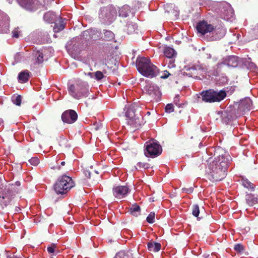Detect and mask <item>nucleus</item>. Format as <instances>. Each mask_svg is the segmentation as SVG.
Wrapping results in <instances>:
<instances>
[{"mask_svg":"<svg viewBox=\"0 0 258 258\" xmlns=\"http://www.w3.org/2000/svg\"><path fill=\"white\" fill-rule=\"evenodd\" d=\"M179 100H180V98H179V96L178 95H176L174 98V100H173V102L178 107H180L181 105V104L179 103Z\"/></svg>","mask_w":258,"mask_h":258,"instance_id":"a18cd8bd","label":"nucleus"},{"mask_svg":"<svg viewBox=\"0 0 258 258\" xmlns=\"http://www.w3.org/2000/svg\"><path fill=\"white\" fill-rule=\"evenodd\" d=\"M144 154L146 157L152 158L159 156L162 153V148L157 143L154 142H146Z\"/></svg>","mask_w":258,"mask_h":258,"instance_id":"9b49d317","label":"nucleus"},{"mask_svg":"<svg viewBox=\"0 0 258 258\" xmlns=\"http://www.w3.org/2000/svg\"><path fill=\"white\" fill-rule=\"evenodd\" d=\"M130 212L132 215L136 217L138 216L141 213L140 207L137 204L132 205L130 207Z\"/></svg>","mask_w":258,"mask_h":258,"instance_id":"c85d7f7f","label":"nucleus"},{"mask_svg":"<svg viewBox=\"0 0 258 258\" xmlns=\"http://www.w3.org/2000/svg\"><path fill=\"white\" fill-rule=\"evenodd\" d=\"M104 75L101 71H98L94 73V79L97 81H100L104 78Z\"/></svg>","mask_w":258,"mask_h":258,"instance_id":"4c0bfd02","label":"nucleus"},{"mask_svg":"<svg viewBox=\"0 0 258 258\" xmlns=\"http://www.w3.org/2000/svg\"><path fill=\"white\" fill-rule=\"evenodd\" d=\"M145 89L147 93L156 101L160 100L161 93L158 86L154 84H148L146 85Z\"/></svg>","mask_w":258,"mask_h":258,"instance_id":"dca6fc26","label":"nucleus"},{"mask_svg":"<svg viewBox=\"0 0 258 258\" xmlns=\"http://www.w3.org/2000/svg\"><path fill=\"white\" fill-rule=\"evenodd\" d=\"M8 2H9V3H11L13 0H7Z\"/></svg>","mask_w":258,"mask_h":258,"instance_id":"6e6d98bb","label":"nucleus"},{"mask_svg":"<svg viewBox=\"0 0 258 258\" xmlns=\"http://www.w3.org/2000/svg\"><path fill=\"white\" fill-rule=\"evenodd\" d=\"M164 55L168 58H175L177 55V52L172 47L167 46L164 49Z\"/></svg>","mask_w":258,"mask_h":258,"instance_id":"393cba45","label":"nucleus"},{"mask_svg":"<svg viewBox=\"0 0 258 258\" xmlns=\"http://www.w3.org/2000/svg\"><path fill=\"white\" fill-rule=\"evenodd\" d=\"M61 118L64 123L72 124L77 120L78 114L75 110L69 109L62 113Z\"/></svg>","mask_w":258,"mask_h":258,"instance_id":"a211bd4d","label":"nucleus"},{"mask_svg":"<svg viewBox=\"0 0 258 258\" xmlns=\"http://www.w3.org/2000/svg\"><path fill=\"white\" fill-rule=\"evenodd\" d=\"M200 213L199 207L198 205H194L192 206V214L196 217L198 218V216Z\"/></svg>","mask_w":258,"mask_h":258,"instance_id":"473e14b6","label":"nucleus"},{"mask_svg":"<svg viewBox=\"0 0 258 258\" xmlns=\"http://www.w3.org/2000/svg\"><path fill=\"white\" fill-rule=\"evenodd\" d=\"M116 11L111 7L102 8L99 13V18L102 19L104 22L111 23L115 19Z\"/></svg>","mask_w":258,"mask_h":258,"instance_id":"ddd939ff","label":"nucleus"},{"mask_svg":"<svg viewBox=\"0 0 258 258\" xmlns=\"http://www.w3.org/2000/svg\"><path fill=\"white\" fill-rule=\"evenodd\" d=\"M201 95L204 102L212 103L220 102L223 100L226 96V93L224 90L216 91L213 89H209L202 91Z\"/></svg>","mask_w":258,"mask_h":258,"instance_id":"6e6552de","label":"nucleus"},{"mask_svg":"<svg viewBox=\"0 0 258 258\" xmlns=\"http://www.w3.org/2000/svg\"><path fill=\"white\" fill-rule=\"evenodd\" d=\"M136 67L138 72L146 77L152 78L157 76L159 72L158 68L153 64L149 58L138 57Z\"/></svg>","mask_w":258,"mask_h":258,"instance_id":"20e7f679","label":"nucleus"},{"mask_svg":"<svg viewBox=\"0 0 258 258\" xmlns=\"http://www.w3.org/2000/svg\"><path fill=\"white\" fill-rule=\"evenodd\" d=\"M57 247V244L51 243L47 247V250L49 253H54Z\"/></svg>","mask_w":258,"mask_h":258,"instance_id":"72a5a7b5","label":"nucleus"},{"mask_svg":"<svg viewBox=\"0 0 258 258\" xmlns=\"http://www.w3.org/2000/svg\"><path fill=\"white\" fill-rule=\"evenodd\" d=\"M3 125V120L2 118H0V126Z\"/></svg>","mask_w":258,"mask_h":258,"instance_id":"3c124183","label":"nucleus"},{"mask_svg":"<svg viewBox=\"0 0 258 258\" xmlns=\"http://www.w3.org/2000/svg\"><path fill=\"white\" fill-rule=\"evenodd\" d=\"M148 249L150 251L158 252L161 248L160 243L155 242H149L147 243Z\"/></svg>","mask_w":258,"mask_h":258,"instance_id":"bb28decb","label":"nucleus"},{"mask_svg":"<svg viewBox=\"0 0 258 258\" xmlns=\"http://www.w3.org/2000/svg\"><path fill=\"white\" fill-rule=\"evenodd\" d=\"M89 35V32L85 31L82 33L80 37L74 38L71 44L67 46L69 52L74 54L80 53V52L84 48L83 37H87Z\"/></svg>","mask_w":258,"mask_h":258,"instance_id":"1a4fd4ad","label":"nucleus"},{"mask_svg":"<svg viewBox=\"0 0 258 258\" xmlns=\"http://www.w3.org/2000/svg\"><path fill=\"white\" fill-rule=\"evenodd\" d=\"M20 210V208H18V209H16V211H17V212H18Z\"/></svg>","mask_w":258,"mask_h":258,"instance_id":"13d9d810","label":"nucleus"},{"mask_svg":"<svg viewBox=\"0 0 258 258\" xmlns=\"http://www.w3.org/2000/svg\"><path fill=\"white\" fill-rule=\"evenodd\" d=\"M131 12L130 7L128 5H124L119 10V16L125 18L127 17Z\"/></svg>","mask_w":258,"mask_h":258,"instance_id":"cd10ccee","label":"nucleus"},{"mask_svg":"<svg viewBox=\"0 0 258 258\" xmlns=\"http://www.w3.org/2000/svg\"><path fill=\"white\" fill-rule=\"evenodd\" d=\"M18 4L23 9L29 11L36 10L38 6V0H16Z\"/></svg>","mask_w":258,"mask_h":258,"instance_id":"6ab92c4d","label":"nucleus"},{"mask_svg":"<svg viewBox=\"0 0 258 258\" xmlns=\"http://www.w3.org/2000/svg\"><path fill=\"white\" fill-rule=\"evenodd\" d=\"M241 185L245 188L250 191H254L255 189V185L251 182L247 178L242 177L240 180Z\"/></svg>","mask_w":258,"mask_h":258,"instance_id":"5701e85b","label":"nucleus"},{"mask_svg":"<svg viewBox=\"0 0 258 258\" xmlns=\"http://www.w3.org/2000/svg\"><path fill=\"white\" fill-rule=\"evenodd\" d=\"M165 110L166 113H170L174 111V106L172 104L170 103L166 105Z\"/></svg>","mask_w":258,"mask_h":258,"instance_id":"58836bf2","label":"nucleus"},{"mask_svg":"<svg viewBox=\"0 0 258 258\" xmlns=\"http://www.w3.org/2000/svg\"><path fill=\"white\" fill-rule=\"evenodd\" d=\"M12 101L16 105L20 106L21 104L22 97L20 95L13 96L12 97Z\"/></svg>","mask_w":258,"mask_h":258,"instance_id":"2f4dec72","label":"nucleus"},{"mask_svg":"<svg viewBox=\"0 0 258 258\" xmlns=\"http://www.w3.org/2000/svg\"><path fill=\"white\" fill-rule=\"evenodd\" d=\"M58 18L56 15L51 12L46 13L43 16L44 20L49 23H54Z\"/></svg>","mask_w":258,"mask_h":258,"instance_id":"a878e982","label":"nucleus"},{"mask_svg":"<svg viewBox=\"0 0 258 258\" xmlns=\"http://www.w3.org/2000/svg\"><path fill=\"white\" fill-rule=\"evenodd\" d=\"M20 210V208H18V209H16V211H17V212H18Z\"/></svg>","mask_w":258,"mask_h":258,"instance_id":"4d7b16f0","label":"nucleus"},{"mask_svg":"<svg viewBox=\"0 0 258 258\" xmlns=\"http://www.w3.org/2000/svg\"><path fill=\"white\" fill-rule=\"evenodd\" d=\"M137 166L139 168V169L142 168L147 169L151 167V165L149 163L141 162H138L137 164Z\"/></svg>","mask_w":258,"mask_h":258,"instance_id":"f704fd0d","label":"nucleus"},{"mask_svg":"<svg viewBox=\"0 0 258 258\" xmlns=\"http://www.w3.org/2000/svg\"><path fill=\"white\" fill-rule=\"evenodd\" d=\"M29 163L33 165L37 166L39 163V159L38 157H32L29 160Z\"/></svg>","mask_w":258,"mask_h":258,"instance_id":"ea45409f","label":"nucleus"},{"mask_svg":"<svg viewBox=\"0 0 258 258\" xmlns=\"http://www.w3.org/2000/svg\"><path fill=\"white\" fill-rule=\"evenodd\" d=\"M207 58H209V59L212 58V55L211 54H207Z\"/></svg>","mask_w":258,"mask_h":258,"instance_id":"603ef678","label":"nucleus"},{"mask_svg":"<svg viewBox=\"0 0 258 258\" xmlns=\"http://www.w3.org/2000/svg\"><path fill=\"white\" fill-rule=\"evenodd\" d=\"M245 199L246 204L250 207L258 204V195L246 192Z\"/></svg>","mask_w":258,"mask_h":258,"instance_id":"412c9836","label":"nucleus"},{"mask_svg":"<svg viewBox=\"0 0 258 258\" xmlns=\"http://www.w3.org/2000/svg\"><path fill=\"white\" fill-rule=\"evenodd\" d=\"M137 29V26L135 24H129L127 25V31L130 32H132V30L134 29L135 31Z\"/></svg>","mask_w":258,"mask_h":258,"instance_id":"37998d69","label":"nucleus"},{"mask_svg":"<svg viewBox=\"0 0 258 258\" xmlns=\"http://www.w3.org/2000/svg\"><path fill=\"white\" fill-rule=\"evenodd\" d=\"M170 59L167 62L168 68L171 69L175 67L174 58H170Z\"/></svg>","mask_w":258,"mask_h":258,"instance_id":"79ce46f5","label":"nucleus"},{"mask_svg":"<svg viewBox=\"0 0 258 258\" xmlns=\"http://www.w3.org/2000/svg\"><path fill=\"white\" fill-rule=\"evenodd\" d=\"M10 19L4 12L0 11V33H7L9 31Z\"/></svg>","mask_w":258,"mask_h":258,"instance_id":"aec40b11","label":"nucleus"},{"mask_svg":"<svg viewBox=\"0 0 258 258\" xmlns=\"http://www.w3.org/2000/svg\"><path fill=\"white\" fill-rule=\"evenodd\" d=\"M54 23V26L53 27V31L55 33L60 32L65 27L66 23H64V20L59 16H58V18Z\"/></svg>","mask_w":258,"mask_h":258,"instance_id":"4be33fe9","label":"nucleus"},{"mask_svg":"<svg viewBox=\"0 0 258 258\" xmlns=\"http://www.w3.org/2000/svg\"><path fill=\"white\" fill-rule=\"evenodd\" d=\"M64 165H65V162L64 161H62L61 162V165L64 166Z\"/></svg>","mask_w":258,"mask_h":258,"instance_id":"5fc2aeb1","label":"nucleus"},{"mask_svg":"<svg viewBox=\"0 0 258 258\" xmlns=\"http://www.w3.org/2000/svg\"><path fill=\"white\" fill-rule=\"evenodd\" d=\"M74 186L75 182L72 178L69 176L63 175L57 179L53 187L57 194L66 195Z\"/></svg>","mask_w":258,"mask_h":258,"instance_id":"423d86ee","label":"nucleus"},{"mask_svg":"<svg viewBox=\"0 0 258 258\" xmlns=\"http://www.w3.org/2000/svg\"><path fill=\"white\" fill-rule=\"evenodd\" d=\"M244 64L247 67V68L249 70L254 71L256 68L255 64L253 62H251L249 60H246L244 62Z\"/></svg>","mask_w":258,"mask_h":258,"instance_id":"e433bc0d","label":"nucleus"},{"mask_svg":"<svg viewBox=\"0 0 258 258\" xmlns=\"http://www.w3.org/2000/svg\"><path fill=\"white\" fill-rule=\"evenodd\" d=\"M155 214L154 212H151L146 218L148 223L152 224L155 222Z\"/></svg>","mask_w":258,"mask_h":258,"instance_id":"c9c22d12","label":"nucleus"},{"mask_svg":"<svg viewBox=\"0 0 258 258\" xmlns=\"http://www.w3.org/2000/svg\"><path fill=\"white\" fill-rule=\"evenodd\" d=\"M184 70L189 72L187 74L192 77H197L199 75L204 76L207 72L206 67L200 63L185 66Z\"/></svg>","mask_w":258,"mask_h":258,"instance_id":"f8f14e48","label":"nucleus"},{"mask_svg":"<svg viewBox=\"0 0 258 258\" xmlns=\"http://www.w3.org/2000/svg\"><path fill=\"white\" fill-rule=\"evenodd\" d=\"M20 184H21V183H20V181H16V182H15V185H17V186H20Z\"/></svg>","mask_w":258,"mask_h":258,"instance_id":"8fccbe9b","label":"nucleus"},{"mask_svg":"<svg viewBox=\"0 0 258 258\" xmlns=\"http://www.w3.org/2000/svg\"><path fill=\"white\" fill-rule=\"evenodd\" d=\"M12 37L13 38H18L19 37V34L20 33V31L19 30V28H15L12 31Z\"/></svg>","mask_w":258,"mask_h":258,"instance_id":"a19ab883","label":"nucleus"},{"mask_svg":"<svg viewBox=\"0 0 258 258\" xmlns=\"http://www.w3.org/2000/svg\"><path fill=\"white\" fill-rule=\"evenodd\" d=\"M196 28L199 36L208 41L221 39L225 36L226 32L223 26H214L205 21L199 22L197 24Z\"/></svg>","mask_w":258,"mask_h":258,"instance_id":"f03ea898","label":"nucleus"},{"mask_svg":"<svg viewBox=\"0 0 258 258\" xmlns=\"http://www.w3.org/2000/svg\"><path fill=\"white\" fill-rule=\"evenodd\" d=\"M124 111L127 124L131 127L138 128L143 124L142 107L138 103L125 105Z\"/></svg>","mask_w":258,"mask_h":258,"instance_id":"7ed1b4c3","label":"nucleus"},{"mask_svg":"<svg viewBox=\"0 0 258 258\" xmlns=\"http://www.w3.org/2000/svg\"><path fill=\"white\" fill-rule=\"evenodd\" d=\"M35 64H40L43 61V55L42 52L40 51H37L35 53Z\"/></svg>","mask_w":258,"mask_h":258,"instance_id":"7c9ffc66","label":"nucleus"},{"mask_svg":"<svg viewBox=\"0 0 258 258\" xmlns=\"http://www.w3.org/2000/svg\"><path fill=\"white\" fill-rule=\"evenodd\" d=\"M51 258H53V257H51Z\"/></svg>","mask_w":258,"mask_h":258,"instance_id":"bf43d9fd","label":"nucleus"},{"mask_svg":"<svg viewBox=\"0 0 258 258\" xmlns=\"http://www.w3.org/2000/svg\"><path fill=\"white\" fill-rule=\"evenodd\" d=\"M87 75L90 77V78L94 79V73L89 72L87 74Z\"/></svg>","mask_w":258,"mask_h":258,"instance_id":"09e8293b","label":"nucleus"},{"mask_svg":"<svg viewBox=\"0 0 258 258\" xmlns=\"http://www.w3.org/2000/svg\"><path fill=\"white\" fill-rule=\"evenodd\" d=\"M221 18L226 21H232L234 19V13L231 5L227 3H224L221 4Z\"/></svg>","mask_w":258,"mask_h":258,"instance_id":"4468645a","label":"nucleus"},{"mask_svg":"<svg viewBox=\"0 0 258 258\" xmlns=\"http://www.w3.org/2000/svg\"><path fill=\"white\" fill-rule=\"evenodd\" d=\"M104 38L103 39L105 41H112L114 39V33L108 30H104Z\"/></svg>","mask_w":258,"mask_h":258,"instance_id":"c756f323","label":"nucleus"},{"mask_svg":"<svg viewBox=\"0 0 258 258\" xmlns=\"http://www.w3.org/2000/svg\"><path fill=\"white\" fill-rule=\"evenodd\" d=\"M162 73L160 78L163 79H167L170 75V74L167 71H164Z\"/></svg>","mask_w":258,"mask_h":258,"instance_id":"49530a36","label":"nucleus"},{"mask_svg":"<svg viewBox=\"0 0 258 258\" xmlns=\"http://www.w3.org/2000/svg\"><path fill=\"white\" fill-rule=\"evenodd\" d=\"M230 157L228 155H219L213 160L209 158L206 173L208 178L212 181H220L226 175V170Z\"/></svg>","mask_w":258,"mask_h":258,"instance_id":"f257e3e1","label":"nucleus"},{"mask_svg":"<svg viewBox=\"0 0 258 258\" xmlns=\"http://www.w3.org/2000/svg\"><path fill=\"white\" fill-rule=\"evenodd\" d=\"M239 63V57L235 55H230L223 58L220 62L209 71V74L213 76H218L224 66L233 68L236 67Z\"/></svg>","mask_w":258,"mask_h":258,"instance_id":"0eeeda50","label":"nucleus"},{"mask_svg":"<svg viewBox=\"0 0 258 258\" xmlns=\"http://www.w3.org/2000/svg\"><path fill=\"white\" fill-rule=\"evenodd\" d=\"M234 249L236 251L241 252L243 250V247L240 244H236L234 245Z\"/></svg>","mask_w":258,"mask_h":258,"instance_id":"c03bdc74","label":"nucleus"},{"mask_svg":"<svg viewBox=\"0 0 258 258\" xmlns=\"http://www.w3.org/2000/svg\"><path fill=\"white\" fill-rule=\"evenodd\" d=\"M182 190L184 192H185L187 194H190L192 193L194 191V188L192 187H190L189 188H182Z\"/></svg>","mask_w":258,"mask_h":258,"instance_id":"de8ad7c7","label":"nucleus"},{"mask_svg":"<svg viewBox=\"0 0 258 258\" xmlns=\"http://www.w3.org/2000/svg\"><path fill=\"white\" fill-rule=\"evenodd\" d=\"M252 108V100L249 97H245L240 101L237 108V112L240 114H243Z\"/></svg>","mask_w":258,"mask_h":258,"instance_id":"f3484780","label":"nucleus"},{"mask_svg":"<svg viewBox=\"0 0 258 258\" xmlns=\"http://www.w3.org/2000/svg\"><path fill=\"white\" fill-rule=\"evenodd\" d=\"M131 189L127 185H116L112 188L113 196L118 200L125 198L130 192Z\"/></svg>","mask_w":258,"mask_h":258,"instance_id":"2eb2a0df","label":"nucleus"},{"mask_svg":"<svg viewBox=\"0 0 258 258\" xmlns=\"http://www.w3.org/2000/svg\"><path fill=\"white\" fill-rule=\"evenodd\" d=\"M214 61H217L218 59V58L216 57H214L212 58Z\"/></svg>","mask_w":258,"mask_h":258,"instance_id":"864d4df0","label":"nucleus"},{"mask_svg":"<svg viewBox=\"0 0 258 258\" xmlns=\"http://www.w3.org/2000/svg\"><path fill=\"white\" fill-rule=\"evenodd\" d=\"M89 89L88 83L81 80L76 81L74 84L70 85L68 87L70 96L77 100L87 97L90 94Z\"/></svg>","mask_w":258,"mask_h":258,"instance_id":"39448f33","label":"nucleus"},{"mask_svg":"<svg viewBox=\"0 0 258 258\" xmlns=\"http://www.w3.org/2000/svg\"><path fill=\"white\" fill-rule=\"evenodd\" d=\"M15 191L12 186H6L4 188H0V205L6 207L14 198Z\"/></svg>","mask_w":258,"mask_h":258,"instance_id":"9d476101","label":"nucleus"},{"mask_svg":"<svg viewBox=\"0 0 258 258\" xmlns=\"http://www.w3.org/2000/svg\"><path fill=\"white\" fill-rule=\"evenodd\" d=\"M30 73L28 70H24L19 74L18 80L20 83H25L29 81Z\"/></svg>","mask_w":258,"mask_h":258,"instance_id":"b1692460","label":"nucleus"}]
</instances>
